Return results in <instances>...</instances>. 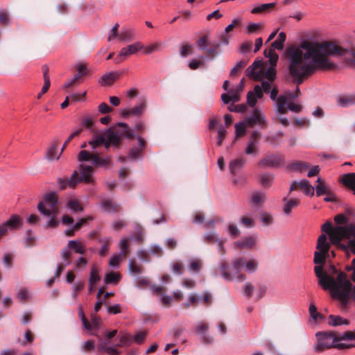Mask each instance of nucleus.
Segmentation results:
<instances>
[{
  "label": "nucleus",
  "instance_id": "f257e3e1",
  "mask_svg": "<svg viewBox=\"0 0 355 355\" xmlns=\"http://www.w3.org/2000/svg\"><path fill=\"white\" fill-rule=\"evenodd\" d=\"M345 49L331 42L302 41L299 45H291L285 51L289 75L297 85L317 71H328L335 68L336 64L329 56L343 55ZM298 86L295 92L287 91L277 100L276 112L280 114L286 112L288 100L294 99L300 95Z\"/></svg>",
  "mask_w": 355,
  "mask_h": 355
},
{
  "label": "nucleus",
  "instance_id": "f03ea898",
  "mask_svg": "<svg viewBox=\"0 0 355 355\" xmlns=\"http://www.w3.org/2000/svg\"><path fill=\"white\" fill-rule=\"evenodd\" d=\"M321 230L329 237L331 244L344 250L347 254L351 252L355 254V225L353 223L344 226L333 227L330 222L324 223Z\"/></svg>",
  "mask_w": 355,
  "mask_h": 355
},
{
  "label": "nucleus",
  "instance_id": "7ed1b4c3",
  "mask_svg": "<svg viewBox=\"0 0 355 355\" xmlns=\"http://www.w3.org/2000/svg\"><path fill=\"white\" fill-rule=\"evenodd\" d=\"M352 283L344 272H339L336 277H329L328 288L332 297L339 300L343 306H346L352 293Z\"/></svg>",
  "mask_w": 355,
  "mask_h": 355
},
{
  "label": "nucleus",
  "instance_id": "20e7f679",
  "mask_svg": "<svg viewBox=\"0 0 355 355\" xmlns=\"http://www.w3.org/2000/svg\"><path fill=\"white\" fill-rule=\"evenodd\" d=\"M242 268L250 272H254L257 268V263L255 260H250L245 263L243 258L236 259L233 263L232 270H229V266L225 262H222L219 266L220 274L223 279L227 281L237 279L243 282L245 279L244 275L240 274Z\"/></svg>",
  "mask_w": 355,
  "mask_h": 355
},
{
  "label": "nucleus",
  "instance_id": "39448f33",
  "mask_svg": "<svg viewBox=\"0 0 355 355\" xmlns=\"http://www.w3.org/2000/svg\"><path fill=\"white\" fill-rule=\"evenodd\" d=\"M315 337L317 341L313 347L314 351L318 353L331 348L344 349L355 347L354 344L338 343V336L333 331H318L315 334Z\"/></svg>",
  "mask_w": 355,
  "mask_h": 355
},
{
  "label": "nucleus",
  "instance_id": "423d86ee",
  "mask_svg": "<svg viewBox=\"0 0 355 355\" xmlns=\"http://www.w3.org/2000/svg\"><path fill=\"white\" fill-rule=\"evenodd\" d=\"M58 197L55 192L45 195L44 200L37 205L40 214L49 218L47 223L49 227H55L58 225L57 217L59 213L58 207Z\"/></svg>",
  "mask_w": 355,
  "mask_h": 355
},
{
  "label": "nucleus",
  "instance_id": "0eeeda50",
  "mask_svg": "<svg viewBox=\"0 0 355 355\" xmlns=\"http://www.w3.org/2000/svg\"><path fill=\"white\" fill-rule=\"evenodd\" d=\"M94 173V169L92 166L80 164L79 171H74L69 178L60 180L61 188L62 189L67 187L74 189L80 182L93 184L95 181Z\"/></svg>",
  "mask_w": 355,
  "mask_h": 355
},
{
  "label": "nucleus",
  "instance_id": "6e6552de",
  "mask_svg": "<svg viewBox=\"0 0 355 355\" xmlns=\"http://www.w3.org/2000/svg\"><path fill=\"white\" fill-rule=\"evenodd\" d=\"M331 241H328L327 236L322 234L318 239L316 245L317 250L314 253L313 261L315 264H324L329 257V251L331 245Z\"/></svg>",
  "mask_w": 355,
  "mask_h": 355
},
{
  "label": "nucleus",
  "instance_id": "1a4fd4ad",
  "mask_svg": "<svg viewBox=\"0 0 355 355\" xmlns=\"http://www.w3.org/2000/svg\"><path fill=\"white\" fill-rule=\"evenodd\" d=\"M118 125L123 128L121 132L110 130L105 135V139H108V143H112L115 146L119 145L123 136L129 139L134 137L132 131L127 123L121 122L118 123Z\"/></svg>",
  "mask_w": 355,
  "mask_h": 355
},
{
  "label": "nucleus",
  "instance_id": "9d476101",
  "mask_svg": "<svg viewBox=\"0 0 355 355\" xmlns=\"http://www.w3.org/2000/svg\"><path fill=\"white\" fill-rule=\"evenodd\" d=\"M22 223L21 217L15 214L12 215L8 220L0 225V240L8 234V231L18 229Z\"/></svg>",
  "mask_w": 355,
  "mask_h": 355
},
{
  "label": "nucleus",
  "instance_id": "9b49d317",
  "mask_svg": "<svg viewBox=\"0 0 355 355\" xmlns=\"http://www.w3.org/2000/svg\"><path fill=\"white\" fill-rule=\"evenodd\" d=\"M141 42H136L122 48L115 58V62L119 63L123 61L128 56L137 53L142 49Z\"/></svg>",
  "mask_w": 355,
  "mask_h": 355
},
{
  "label": "nucleus",
  "instance_id": "f8f14e48",
  "mask_svg": "<svg viewBox=\"0 0 355 355\" xmlns=\"http://www.w3.org/2000/svg\"><path fill=\"white\" fill-rule=\"evenodd\" d=\"M245 121L251 128L255 125L261 128H266L267 125L264 115L257 109H254L252 113L245 119Z\"/></svg>",
  "mask_w": 355,
  "mask_h": 355
},
{
  "label": "nucleus",
  "instance_id": "ddd939ff",
  "mask_svg": "<svg viewBox=\"0 0 355 355\" xmlns=\"http://www.w3.org/2000/svg\"><path fill=\"white\" fill-rule=\"evenodd\" d=\"M146 108V103L144 102L137 103L132 108H124L121 110V115L124 119H128L130 116H141L145 112Z\"/></svg>",
  "mask_w": 355,
  "mask_h": 355
},
{
  "label": "nucleus",
  "instance_id": "4468645a",
  "mask_svg": "<svg viewBox=\"0 0 355 355\" xmlns=\"http://www.w3.org/2000/svg\"><path fill=\"white\" fill-rule=\"evenodd\" d=\"M261 138V133L257 130L253 131L247 143L245 153L247 155L257 154L259 151L258 144Z\"/></svg>",
  "mask_w": 355,
  "mask_h": 355
},
{
  "label": "nucleus",
  "instance_id": "2eb2a0df",
  "mask_svg": "<svg viewBox=\"0 0 355 355\" xmlns=\"http://www.w3.org/2000/svg\"><path fill=\"white\" fill-rule=\"evenodd\" d=\"M283 164V158L277 154L269 155L263 157L259 163V166L276 168Z\"/></svg>",
  "mask_w": 355,
  "mask_h": 355
},
{
  "label": "nucleus",
  "instance_id": "dca6fc26",
  "mask_svg": "<svg viewBox=\"0 0 355 355\" xmlns=\"http://www.w3.org/2000/svg\"><path fill=\"white\" fill-rule=\"evenodd\" d=\"M246 73L250 78L254 80H260L262 78L261 74L263 73V70L261 69V62L254 61L246 69Z\"/></svg>",
  "mask_w": 355,
  "mask_h": 355
},
{
  "label": "nucleus",
  "instance_id": "f3484780",
  "mask_svg": "<svg viewBox=\"0 0 355 355\" xmlns=\"http://www.w3.org/2000/svg\"><path fill=\"white\" fill-rule=\"evenodd\" d=\"M317 266L314 268V271L316 277L319 279V284L322 287L324 290L328 288V281L331 276L327 275V272L323 270V264H316Z\"/></svg>",
  "mask_w": 355,
  "mask_h": 355
},
{
  "label": "nucleus",
  "instance_id": "a211bd4d",
  "mask_svg": "<svg viewBox=\"0 0 355 355\" xmlns=\"http://www.w3.org/2000/svg\"><path fill=\"white\" fill-rule=\"evenodd\" d=\"M204 241L207 243H215L216 244L218 252L220 253L224 252V244L223 241L218 238L217 234L214 232H208L203 236Z\"/></svg>",
  "mask_w": 355,
  "mask_h": 355
},
{
  "label": "nucleus",
  "instance_id": "6ab92c4d",
  "mask_svg": "<svg viewBox=\"0 0 355 355\" xmlns=\"http://www.w3.org/2000/svg\"><path fill=\"white\" fill-rule=\"evenodd\" d=\"M257 243V237L254 236H245L234 243L240 249H252Z\"/></svg>",
  "mask_w": 355,
  "mask_h": 355
},
{
  "label": "nucleus",
  "instance_id": "aec40b11",
  "mask_svg": "<svg viewBox=\"0 0 355 355\" xmlns=\"http://www.w3.org/2000/svg\"><path fill=\"white\" fill-rule=\"evenodd\" d=\"M120 75L121 73L116 71L106 73L101 77L99 83L102 86H110L119 78Z\"/></svg>",
  "mask_w": 355,
  "mask_h": 355
},
{
  "label": "nucleus",
  "instance_id": "412c9836",
  "mask_svg": "<svg viewBox=\"0 0 355 355\" xmlns=\"http://www.w3.org/2000/svg\"><path fill=\"white\" fill-rule=\"evenodd\" d=\"M94 218L92 216L80 219L77 223L72 224L70 227L65 230V234L68 236H73L75 232L79 230L88 220H92Z\"/></svg>",
  "mask_w": 355,
  "mask_h": 355
},
{
  "label": "nucleus",
  "instance_id": "4be33fe9",
  "mask_svg": "<svg viewBox=\"0 0 355 355\" xmlns=\"http://www.w3.org/2000/svg\"><path fill=\"white\" fill-rule=\"evenodd\" d=\"M59 144L56 141H53L47 150L46 157L49 160L58 159L62 154V151H58Z\"/></svg>",
  "mask_w": 355,
  "mask_h": 355
},
{
  "label": "nucleus",
  "instance_id": "5701e85b",
  "mask_svg": "<svg viewBox=\"0 0 355 355\" xmlns=\"http://www.w3.org/2000/svg\"><path fill=\"white\" fill-rule=\"evenodd\" d=\"M297 186L300 187L304 189V193L306 195L313 196L314 194V187L311 185L309 182L307 180H302L300 182L293 183L291 186V191L297 189Z\"/></svg>",
  "mask_w": 355,
  "mask_h": 355
},
{
  "label": "nucleus",
  "instance_id": "b1692460",
  "mask_svg": "<svg viewBox=\"0 0 355 355\" xmlns=\"http://www.w3.org/2000/svg\"><path fill=\"white\" fill-rule=\"evenodd\" d=\"M283 201L284 202V212L286 215H290L292 210L298 207L300 204V200L299 198L288 200L286 198H284Z\"/></svg>",
  "mask_w": 355,
  "mask_h": 355
},
{
  "label": "nucleus",
  "instance_id": "393cba45",
  "mask_svg": "<svg viewBox=\"0 0 355 355\" xmlns=\"http://www.w3.org/2000/svg\"><path fill=\"white\" fill-rule=\"evenodd\" d=\"M317 184L315 186L317 196H320L324 194L330 193L331 188L327 184L324 180L318 178L316 181Z\"/></svg>",
  "mask_w": 355,
  "mask_h": 355
},
{
  "label": "nucleus",
  "instance_id": "a878e982",
  "mask_svg": "<svg viewBox=\"0 0 355 355\" xmlns=\"http://www.w3.org/2000/svg\"><path fill=\"white\" fill-rule=\"evenodd\" d=\"M337 103L343 107L355 105V94L340 96L337 98Z\"/></svg>",
  "mask_w": 355,
  "mask_h": 355
},
{
  "label": "nucleus",
  "instance_id": "bb28decb",
  "mask_svg": "<svg viewBox=\"0 0 355 355\" xmlns=\"http://www.w3.org/2000/svg\"><path fill=\"white\" fill-rule=\"evenodd\" d=\"M245 164L244 158H237L232 160L229 164V169L233 175H236L237 172L241 169Z\"/></svg>",
  "mask_w": 355,
  "mask_h": 355
},
{
  "label": "nucleus",
  "instance_id": "cd10ccee",
  "mask_svg": "<svg viewBox=\"0 0 355 355\" xmlns=\"http://www.w3.org/2000/svg\"><path fill=\"white\" fill-rule=\"evenodd\" d=\"M92 163L97 167H107L111 164V157H101L99 154L95 153Z\"/></svg>",
  "mask_w": 355,
  "mask_h": 355
},
{
  "label": "nucleus",
  "instance_id": "c85d7f7f",
  "mask_svg": "<svg viewBox=\"0 0 355 355\" xmlns=\"http://www.w3.org/2000/svg\"><path fill=\"white\" fill-rule=\"evenodd\" d=\"M341 182L342 183L348 187H350L355 194V173H347L343 175L341 178Z\"/></svg>",
  "mask_w": 355,
  "mask_h": 355
},
{
  "label": "nucleus",
  "instance_id": "c756f323",
  "mask_svg": "<svg viewBox=\"0 0 355 355\" xmlns=\"http://www.w3.org/2000/svg\"><path fill=\"white\" fill-rule=\"evenodd\" d=\"M101 206L107 213H116L119 211L117 205L109 199H103L101 201Z\"/></svg>",
  "mask_w": 355,
  "mask_h": 355
},
{
  "label": "nucleus",
  "instance_id": "7c9ffc66",
  "mask_svg": "<svg viewBox=\"0 0 355 355\" xmlns=\"http://www.w3.org/2000/svg\"><path fill=\"white\" fill-rule=\"evenodd\" d=\"M66 207L74 213L82 212L84 209L80 200L77 198L69 199L66 204Z\"/></svg>",
  "mask_w": 355,
  "mask_h": 355
},
{
  "label": "nucleus",
  "instance_id": "2f4dec72",
  "mask_svg": "<svg viewBox=\"0 0 355 355\" xmlns=\"http://www.w3.org/2000/svg\"><path fill=\"white\" fill-rule=\"evenodd\" d=\"M101 319L99 317L92 314L91 315V322H89L90 327L89 329H87L90 332V334L94 336H98L97 330L100 325Z\"/></svg>",
  "mask_w": 355,
  "mask_h": 355
},
{
  "label": "nucleus",
  "instance_id": "473e14b6",
  "mask_svg": "<svg viewBox=\"0 0 355 355\" xmlns=\"http://www.w3.org/2000/svg\"><path fill=\"white\" fill-rule=\"evenodd\" d=\"M67 248L80 254H83L85 252V246L78 241H69Z\"/></svg>",
  "mask_w": 355,
  "mask_h": 355
},
{
  "label": "nucleus",
  "instance_id": "72a5a7b5",
  "mask_svg": "<svg viewBox=\"0 0 355 355\" xmlns=\"http://www.w3.org/2000/svg\"><path fill=\"white\" fill-rule=\"evenodd\" d=\"M128 270L130 273L133 275H140L143 272V268L135 261L130 259L128 263Z\"/></svg>",
  "mask_w": 355,
  "mask_h": 355
},
{
  "label": "nucleus",
  "instance_id": "f704fd0d",
  "mask_svg": "<svg viewBox=\"0 0 355 355\" xmlns=\"http://www.w3.org/2000/svg\"><path fill=\"white\" fill-rule=\"evenodd\" d=\"M121 279V275L118 272H110L105 275L104 281L106 284H117Z\"/></svg>",
  "mask_w": 355,
  "mask_h": 355
},
{
  "label": "nucleus",
  "instance_id": "c9c22d12",
  "mask_svg": "<svg viewBox=\"0 0 355 355\" xmlns=\"http://www.w3.org/2000/svg\"><path fill=\"white\" fill-rule=\"evenodd\" d=\"M142 47L143 48L140 51H143L144 54H150L155 51H160L162 49V45L159 42H155L148 46H144L142 44Z\"/></svg>",
  "mask_w": 355,
  "mask_h": 355
},
{
  "label": "nucleus",
  "instance_id": "e433bc0d",
  "mask_svg": "<svg viewBox=\"0 0 355 355\" xmlns=\"http://www.w3.org/2000/svg\"><path fill=\"white\" fill-rule=\"evenodd\" d=\"M141 150L139 147H133L129 153L128 157H119V160L120 162H125L127 158L129 159H135L141 157Z\"/></svg>",
  "mask_w": 355,
  "mask_h": 355
},
{
  "label": "nucleus",
  "instance_id": "4c0bfd02",
  "mask_svg": "<svg viewBox=\"0 0 355 355\" xmlns=\"http://www.w3.org/2000/svg\"><path fill=\"white\" fill-rule=\"evenodd\" d=\"M275 3H263L260 6H256L251 10L252 14H260L266 12L269 9L275 7Z\"/></svg>",
  "mask_w": 355,
  "mask_h": 355
},
{
  "label": "nucleus",
  "instance_id": "58836bf2",
  "mask_svg": "<svg viewBox=\"0 0 355 355\" xmlns=\"http://www.w3.org/2000/svg\"><path fill=\"white\" fill-rule=\"evenodd\" d=\"M220 44L218 42H213L209 48H207L206 52L209 56L214 58L218 55Z\"/></svg>",
  "mask_w": 355,
  "mask_h": 355
},
{
  "label": "nucleus",
  "instance_id": "ea45409f",
  "mask_svg": "<svg viewBox=\"0 0 355 355\" xmlns=\"http://www.w3.org/2000/svg\"><path fill=\"white\" fill-rule=\"evenodd\" d=\"M247 125L245 121L235 124V139L245 134Z\"/></svg>",
  "mask_w": 355,
  "mask_h": 355
},
{
  "label": "nucleus",
  "instance_id": "a19ab883",
  "mask_svg": "<svg viewBox=\"0 0 355 355\" xmlns=\"http://www.w3.org/2000/svg\"><path fill=\"white\" fill-rule=\"evenodd\" d=\"M133 343L132 336L130 334H123L120 336L119 347L129 346Z\"/></svg>",
  "mask_w": 355,
  "mask_h": 355
},
{
  "label": "nucleus",
  "instance_id": "79ce46f5",
  "mask_svg": "<svg viewBox=\"0 0 355 355\" xmlns=\"http://www.w3.org/2000/svg\"><path fill=\"white\" fill-rule=\"evenodd\" d=\"M101 279V277L98 275V268L94 266L91 268L89 279V284H96Z\"/></svg>",
  "mask_w": 355,
  "mask_h": 355
},
{
  "label": "nucleus",
  "instance_id": "37998d69",
  "mask_svg": "<svg viewBox=\"0 0 355 355\" xmlns=\"http://www.w3.org/2000/svg\"><path fill=\"white\" fill-rule=\"evenodd\" d=\"M266 200L265 194L260 192H254L251 197V202L254 205H261Z\"/></svg>",
  "mask_w": 355,
  "mask_h": 355
},
{
  "label": "nucleus",
  "instance_id": "c03bdc74",
  "mask_svg": "<svg viewBox=\"0 0 355 355\" xmlns=\"http://www.w3.org/2000/svg\"><path fill=\"white\" fill-rule=\"evenodd\" d=\"M337 336L338 343L342 340H355V331H347Z\"/></svg>",
  "mask_w": 355,
  "mask_h": 355
},
{
  "label": "nucleus",
  "instance_id": "a18cd8bd",
  "mask_svg": "<svg viewBox=\"0 0 355 355\" xmlns=\"http://www.w3.org/2000/svg\"><path fill=\"white\" fill-rule=\"evenodd\" d=\"M263 27V23H250L246 26L248 34H253L260 31Z\"/></svg>",
  "mask_w": 355,
  "mask_h": 355
},
{
  "label": "nucleus",
  "instance_id": "49530a36",
  "mask_svg": "<svg viewBox=\"0 0 355 355\" xmlns=\"http://www.w3.org/2000/svg\"><path fill=\"white\" fill-rule=\"evenodd\" d=\"M95 153H89L87 150H81L78 155V159L79 162H88L93 161V156Z\"/></svg>",
  "mask_w": 355,
  "mask_h": 355
},
{
  "label": "nucleus",
  "instance_id": "de8ad7c7",
  "mask_svg": "<svg viewBox=\"0 0 355 355\" xmlns=\"http://www.w3.org/2000/svg\"><path fill=\"white\" fill-rule=\"evenodd\" d=\"M119 245L121 250V252L119 254H121L123 257L126 256L128 253L129 239L128 238L122 239L120 241Z\"/></svg>",
  "mask_w": 355,
  "mask_h": 355
},
{
  "label": "nucleus",
  "instance_id": "09e8293b",
  "mask_svg": "<svg viewBox=\"0 0 355 355\" xmlns=\"http://www.w3.org/2000/svg\"><path fill=\"white\" fill-rule=\"evenodd\" d=\"M265 55L269 58L271 65H276L278 60V55L275 53L273 49L265 50Z\"/></svg>",
  "mask_w": 355,
  "mask_h": 355
},
{
  "label": "nucleus",
  "instance_id": "8fccbe9b",
  "mask_svg": "<svg viewBox=\"0 0 355 355\" xmlns=\"http://www.w3.org/2000/svg\"><path fill=\"white\" fill-rule=\"evenodd\" d=\"M309 164L305 162H297L295 163H293L290 166V168L292 170H294L296 171L304 172L305 170H306L309 168Z\"/></svg>",
  "mask_w": 355,
  "mask_h": 355
},
{
  "label": "nucleus",
  "instance_id": "3c124183",
  "mask_svg": "<svg viewBox=\"0 0 355 355\" xmlns=\"http://www.w3.org/2000/svg\"><path fill=\"white\" fill-rule=\"evenodd\" d=\"M200 298L195 293H191L188 297V301L182 304V306L184 308H189L191 305H196L198 302H200Z\"/></svg>",
  "mask_w": 355,
  "mask_h": 355
},
{
  "label": "nucleus",
  "instance_id": "603ef678",
  "mask_svg": "<svg viewBox=\"0 0 355 355\" xmlns=\"http://www.w3.org/2000/svg\"><path fill=\"white\" fill-rule=\"evenodd\" d=\"M227 130L225 127L220 125L218 130V140L216 145L220 146L226 137Z\"/></svg>",
  "mask_w": 355,
  "mask_h": 355
},
{
  "label": "nucleus",
  "instance_id": "864d4df0",
  "mask_svg": "<svg viewBox=\"0 0 355 355\" xmlns=\"http://www.w3.org/2000/svg\"><path fill=\"white\" fill-rule=\"evenodd\" d=\"M105 141V137L102 135L96 136L89 141V144L92 148H96L102 145Z\"/></svg>",
  "mask_w": 355,
  "mask_h": 355
},
{
  "label": "nucleus",
  "instance_id": "5fc2aeb1",
  "mask_svg": "<svg viewBox=\"0 0 355 355\" xmlns=\"http://www.w3.org/2000/svg\"><path fill=\"white\" fill-rule=\"evenodd\" d=\"M133 31L131 29L124 30L119 34V40L130 41L133 37Z\"/></svg>",
  "mask_w": 355,
  "mask_h": 355
},
{
  "label": "nucleus",
  "instance_id": "6e6d98bb",
  "mask_svg": "<svg viewBox=\"0 0 355 355\" xmlns=\"http://www.w3.org/2000/svg\"><path fill=\"white\" fill-rule=\"evenodd\" d=\"M102 246L99 251V255L101 257H105L108 252L109 248H110V239H105L102 240Z\"/></svg>",
  "mask_w": 355,
  "mask_h": 355
},
{
  "label": "nucleus",
  "instance_id": "4d7b16f0",
  "mask_svg": "<svg viewBox=\"0 0 355 355\" xmlns=\"http://www.w3.org/2000/svg\"><path fill=\"white\" fill-rule=\"evenodd\" d=\"M78 316L82 321L83 327L85 329H89L90 327L89 322L87 320V319L86 318V317L85 315L82 306H79V307H78Z\"/></svg>",
  "mask_w": 355,
  "mask_h": 355
},
{
  "label": "nucleus",
  "instance_id": "13d9d810",
  "mask_svg": "<svg viewBox=\"0 0 355 355\" xmlns=\"http://www.w3.org/2000/svg\"><path fill=\"white\" fill-rule=\"evenodd\" d=\"M275 66V65H271V67L265 72V78H267L268 81L273 82L276 78V70L274 67Z\"/></svg>",
  "mask_w": 355,
  "mask_h": 355
},
{
  "label": "nucleus",
  "instance_id": "bf43d9fd",
  "mask_svg": "<svg viewBox=\"0 0 355 355\" xmlns=\"http://www.w3.org/2000/svg\"><path fill=\"white\" fill-rule=\"evenodd\" d=\"M147 333L146 331H140L132 336V341L137 344H141L146 339Z\"/></svg>",
  "mask_w": 355,
  "mask_h": 355
},
{
  "label": "nucleus",
  "instance_id": "052dcab7",
  "mask_svg": "<svg viewBox=\"0 0 355 355\" xmlns=\"http://www.w3.org/2000/svg\"><path fill=\"white\" fill-rule=\"evenodd\" d=\"M119 25V24H116L111 29L110 34L107 37V41L111 42L112 40L119 38V34L118 33Z\"/></svg>",
  "mask_w": 355,
  "mask_h": 355
},
{
  "label": "nucleus",
  "instance_id": "680f3d73",
  "mask_svg": "<svg viewBox=\"0 0 355 355\" xmlns=\"http://www.w3.org/2000/svg\"><path fill=\"white\" fill-rule=\"evenodd\" d=\"M121 254H114L112 255L109 261V265L110 267L112 268H117L119 266L120 261L121 260Z\"/></svg>",
  "mask_w": 355,
  "mask_h": 355
},
{
  "label": "nucleus",
  "instance_id": "e2e57ef3",
  "mask_svg": "<svg viewBox=\"0 0 355 355\" xmlns=\"http://www.w3.org/2000/svg\"><path fill=\"white\" fill-rule=\"evenodd\" d=\"M188 269L191 272H198L201 269V263L198 260H192L188 266Z\"/></svg>",
  "mask_w": 355,
  "mask_h": 355
},
{
  "label": "nucleus",
  "instance_id": "0e129e2a",
  "mask_svg": "<svg viewBox=\"0 0 355 355\" xmlns=\"http://www.w3.org/2000/svg\"><path fill=\"white\" fill-rule=\"evenodd\" d=\"M247 64V62L245 60H241L238 62L236 65L231 69L230 71V76H235L236 73L245 67Z\"/></svg>",
  "mask_w": 355,
  "mask_h": 355
},
{
  "label": "nucleus",
  "instance_id": "69168bd1",
  "mask_svg": "<svg viewBox=\"0 0 355 355\" xmlns=\"http://www.w3.org/2000/svg\"><path fill=\"white\" fill-rule=\"evenodd\" d=\"M273 176L270 174H264L261 176V184L264 187H269L272 184Z\"/></svg>",
  "mask_w": 355,
  "mask_h": 355
},
{
  "label": "nucleus",
  "instance_id": "338daca9",
  "mask_svg": "<svg viewBox=\"0 0 355 355\" xmlns=\"http://www.w3.org/2000/svg\"><path fill=\"white\" fill-rule=\"evenodd\" d=\"M184 265L180 262H175L172 265V271L176 275H181L184 272Z\"/></svg>",
  "mask_w": 355,
  "mask_h": 355
},
{
  "label": "nucleus",
  "instance_id": "774afa93",
  "mask_svg": "<svg viewBox=\"0 0 355 355\" xmlns=\"http://www.w3.org/2000/svg\"><path fill=\"white\" fill-rule=\"evenodd\" d=\"M247 103L251 107H254L257 103V98L253 92L250 91L247 94Z\"/></svg>",
  "mask_w": 355,
  "mask_h": 355
}]
</instances>
